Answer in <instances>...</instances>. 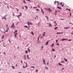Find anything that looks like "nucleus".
Here are the masks:
<instances>
[{
    "label": "nucleus",
    "instance_id": "nucleus-25",
    "mask_svg": "<svg viewBox=\"0 0 73 73\" xmlns=\"http://www.w3.org/2000/svg\"><path fill=\"white\" fill-rule=\"evenodd\" d=\"M57 28H58V27H55L54 28V29H57Z\"/></svg>",
    "mask_w": 73,
    "mask_h": 73
},
{
    "label": "nucleus",
    "instance_id": "nucleus-42",
    "mask_svg": "<svg viewBox=\"0 0 73 73\" xmlns=\"http://www.w3.org/2000/svg\"><path fill=\"white\" fill-rule=\"evenodd\" d=\"M16 9H17V11H18V12H19V10H18V9L17 8H16Z\"/></svg>",
    "mask_w": 73,
    "mask_h": 73
},
{
    "label": "nucleus",
    "instance_id": "nucleus-27",
    "mask_svg": "<svg viewBox=\"0 0 73 73\" xmlns=\"http://www.w3.org/2000/svg\"><path fill=\"white\" fill-rule=\"evenodd\" d=\"M68 28H69V27H65L64 28V29H68Z\"/></svg>",
    "mask_w": 73,
    "mask_h": 73
},
{
    "label": "nucleus",
    "instance_id": "nucleus-58",
    "mask_svg": "<svg viewBox=\"0 0 73 73\" xmlns=\"http://www.w3.org/2000/svg\"><path fill=\"white\" fill-rule=\"evenodd\" d=\"M36 17H37V19H38V16H36Z\"/></svg>",
    "mask_w": 73,
    "mask_h": 73
},
{
    "label": "nucleus",
    "instance_id": "nucleus-56",
    "mask_svg": "<svg viewBox=\"0 0 73 73\" xmlns=\"http://www.w3.org/2000/svg\"><path fill=\"white\" fill-rule=\"evenodd\" d=\"M62 69H64V68H63L61 70H62Z\"/></svg>",
    "mask_w": 73,
    "mask_h": 73
},
{
    "label": "nucleus",
    "instance_id": "nucleus-21",
    "mask_svg": "<svg viewBox=\"0 0 73 73\" xmlns=\"http://www.w3.org/2000/svg\"><path fill=\"white\" fill-rule=\"evenodd\" d=\"M31 34H32V35H34V34H33V31H31Z\"/></svg>",
    "mask_w": 73,
    "mask_h": 73
},
{
    "label": "nucleus",
    "instance_id": "nucleus-26",
    "mask_svg": "<svg viewBox=\"0 0 73 73\" xmlns=\"http://www.w3.org/2000/svg\"><path fill=\"white\" fill-rule=\"evenodd\" d=\"M23 68H24L25 69L26 68V67L24 66H23Z\"/></svg>",
    "mask_w": 73,
    "mask_h": 73
},
{
    "label": "nucleus",
    "instance_id": "nucleus-50",
    "mask_svg": "<svg viewBox=\"0 0 73 73\" xmlns=\"http://www.w3.org/2000/svg\"><path fill=\"white\" fill-rule=\"evenodd\" d=\"M64 4H62V7H64Z\"/></svg>",
    "mask_w": 73,
    "mask_h": 73
},
{
    "label": "nucleus",
    "instance_id": "nucleus-51",
    "mask_svg": "<svg viewBox=\"0 0 73 73\" xmlns=\"http://www.w3.org/2000/svg\"><path fill=\"white\" fill-rule=\"evenodd\" d=\"M56 45H59V44H58V43H57Z\"/></svg>",
    "mask_w": 73,
    "mask_h": 73
},
{
    "label": "nucleus",
    "instance_id": "nucleus-39",
    "mask_svg": "<svg viewBox=\"0 0 73 73\" xmlns=\"http://www.w3.org/2000/svg\"><path fill=\"white\" fill-rule=\"evenodd\" d=\"M23 3H26V2H25V0H24V1H23Z\"/></svg>",
    "mask_w": 73,
    "mask_h": 73
},
{
    "label": "nucleus",
    "instance_id": "nucleus-57",
    "mask_svg": "<svg viewBox=\"0 0 73 73\" xmlns=\"http://www.w3.org/2000/svg\"><path fill=\"white\" fill-rule=\"evenodd\" d=\"M44 46H42V49L43 48V47Z\"/></svg>",
    "mask_w": 73,
    "mask_h": 73
},
{
    "label": "nucleus",
    "instance_id": "nucleus-1",
    "mask_svg": "<svg viewBox=\"0 0 73 73\" xmlns=\"http://www.w3.org/2000/svg\"><path fill=\"white\" fill-rule=\"evenodd\" d=\"M44 9H46V11H49V12H52V10H51L50 8H44Z\"/></svg>",
    "mask_w": 73,
    "mask_h": 73
},
{
    "label": "nucleus",
    "instance_id": "nucleus-22",
    "mask_svg": "<svg viewBox=\"0 0 73 73\" xmlns=\"http://www.w3.org/2000/svg\"><path fill=\"white\" fill-rule=\"evenodd\" d=\"M25 27V28H28V26H24Z\"/></svg>",
    "mask_w": 73,
    "mask_h": 73
},
{
    "label": "nucleus",
    "instance_id": "nucleus-7",
    "mask_svg": "<svg viewBox=\"0 0 73 73\" xmlns=\"http://www.w3.org/2000/svg\"><path fill=\"white\" fill-rule=\"evenodd\" d=\"M24 60H26V59H27V58H26V55H24Z\"/></svg>",
    "mask_w": 73,
    "mask_h": 73
},
{
    "label": "nucleus",
    "instance_id": "nucleus-55",
    "mask_svg": "<svg viewBox=\"0 0 73 73\" xmlns=\"http://www.w3.org/2000/svg\"><path fill=\"white\" fill-rule=\"evenodd\" d=\"M55 24H57V23H56V21H55Z\"/></svg>",
    "mask_w": 73,
    "mask_h": 73
},
{
    "label": "nucleus",
    "instance_id": "nucleus-61",
    "mask_svg": "<svg viewBox=\"0 0 73 73\" xmlns=\"http://www.w3.org/2000/svg\"><path fill=\"white\" fill-rule=\"evenodd\" d=\"M61 62H62V63H63V62H64V61H62Z\"/></svg>",
    "mask_w": 73,
    "mask_h": 73
},
{
    "label": "nucleus",
    "instance_id": "nucleus-19",
    "mask_svg": "<svg viewBox=\"0 0 73 73\" xmlns=\"http://www.w3.org/2000/svg\"><path fill=\"white\" fill-rule=\"evenodd\" d=\"M27 24H28V25L29 26V21H28V22H27Z\"/></svg>",
    "mask_w": 73,
    "mask_h": 73
},
{
    "label": "nucleus",
    "instance_id": "nucleus-41",
    "mask_svg": "<svg viewBox=\"0 0 73 73\" xmlns=\"http://www.w3.org/2000/svg\"><path fill=\"white\" fill-rule=\"evenodd\" d=\"M3 46H4V47H5V46H4V42H3Z\"/></svg>",
    "mask_w": 73,
    "mask_h": 73
},
{
    "label": "nucleus",
    "instance_id": "nucleus-53",
    "mask_svg": "<svg viewBox=\"0 0 73 73\" xmlns=\"http://www.w3.org/2000/svg\"><path fill=\"white\" fill-rule=\"evenodd\" d=\"M6 27H8V25H6Z\"/></svg>",
    "mask_w": 73,
    "mask_h": 73
},
{
    "label": "nucleus",
    "instance_id": "nucleus-34",
    "mask_svg": "<svg viewBox=\"0 0 73 73\" xmlns=\"http://www.w3.org/2000/svg\"><path fill=\"white\" fill-rule=\"evenodd\" d=\"M45 17H46V18L47 19H48V17L47 16H45Z\"/></svg>",
    "mask_w": 73,
    "mask_h": 73
},
{
    "label": "nucleus",
    "instance_id": "nucleus-37",
    "mask_svg": "<svg viewBox=\"0 0 73 73\" xmlns=\"http://www.w3.org/2000/svg\"><path fill=\"white\" fill-rule=\"evenodd\" d=\"M26 1H30V2H31V1H30V0H26Z\"/></svg>",
    "mask_w": 73,
    "mask_h": 73
},
{
    "label": "nucleus",
    "instance_id": "nucleus-20",
    "mask_svg": "<svg viewBox=\"0 0 73 73\" xmlns=\"http://www.w3.org/2000/svg\"><path fill=\"white\" fill-rule=\"evenodd\" d=\"M25 52L27 54H28V51L27 50H26Z\"/></svg>",
    "mask_w": 73,
    "mask_h": 73
},
{
    "label": "nucleus",
    "instance_id": "nucleus-16",
    "mask_svg": "<svg viewBox=\"0 0 73 73\" xmlns=\"http://www.w3.org/2000/svg\"><path fill=\"white\" fill-rule=\"evenodd\" d=\"M4 38V35H3L2 36V39H3Z\"/></svg>",
    "mask_w": 73,
    "mask_h": 73
},
{
    "label": "nucleus",
    "instance_id": "nucleus-14",
    "mask_svg": "<svg viewBox=\"0 0 73 73\" xmlns=\"http://www.w3.org/2000/svg\"><path fill=\"white\" fill-rule=\"evenodd\" d=\"M48 40L47 42L46 43V45H48Z\"/></svg>",
    "mask_w": 73,
    "mask_h": 73
},
{
    "label": "nucleus",
    "instance_id": "nucleus-44",
    "mask_svg": "<svg viewBox=\"0 0 73 73\" xmlns=\"http://www.w3.org/2000/svg\"><path fill=\"white\" fill-rule=\"evenodd\" d=\"M36 72H37V73L38 72V70H36Z\"/></svg>",
    "mask_w": 73,
    "mask_h": 73
},
{
    "label": "nucleus",
    "instance_id": "nucleus-52",
    "mask_svg": "<svg viewBox=\"0 0 73 73\" xmlns=\"http://www.w3.org/2000/svg\"><path fill=\"white\" fill-rule=\"evenodd\" d=\"M40 38H43V36H42L40 37Z\"/></svg>",
    "mask_w": 73,
    "mask_h": 73
},
{
    "label": "nucleus",
    "instance_id": "nucleus-24",
    "mask_svg": "<svg viewBox=\"0 0 73 73\" xmlns=\"http://www.w3.org/2000/svg\"><path fill=\"white\" fill-rule=\"evenodd\" d=\"M28 50L29 51V52H30V49H29V48H28Z\"/></svg>",
    "mask_w": 73,
    "mask_h": 73
},
{
    "label": "nucleus",
    "instance_id": "nucleus-28",
    "mask_svg": "<svg viewBox=\"0 0 73 73\" xmlns=\"http://www.w3.org/2000/svg\"><path fill=\"white\" fill-rule=\"evenodd\" d=\"M43 59V62H45V60L43 58L42 59Z\"/></svg>",
    "mask_w": 73,
    "mask_h": 73
},
{
    "label": "nucleus",
    "instance_id": "nucleus-11",
    "mask_svg": "<svg viewBox=\"0 0 73 73\" xmlns=\"http://www.w3.org/2000/svg\"><path fill=\"white\" fill-rule=\"evenodd\" d=\"M21 13H20L18 15V16H19V17H20L21 16Z\"/></svg>",
    "mask_w": 73,
    "mask_h": 73
},
{
    "label": "nucleus",
    "instance_id": "nucleus-5",
    "mask_svg": "<svg viewBox=\"0 0 73 73\" xmlns=\"http://www.w3.org/2000/svg\"><path fill=\"white\" fill-rule=\"evenodd\" d=\"M68 40V39H65L63 38V39H61V41H65V40Z\"/></svg>",
    "mask_w": 73,
    "mask_h": 73
},
{
    "label": "nucleus",
    "instance_id": "nucleus-6",
    "mask_svg": "<svg viewBox=\"0 0 73 73\" xmlns=\"http://www.w3.org/2000/svg\"><path fill=\"white\" fill-rule=\"evenodd\" d=\"M41 12L43 14H44V12L43 11V10L42 9H41Z\"/></svg>",
    "mask_w": 73,
    "mask_h": 73
},
{
    "label": "nucleus",
    "instance_id": "nucleus-60",
    "mask_svg": "<svg viewBox=\"0 0 73 73\" xmlns=\"http://www.w3.org/2000/svg\"><path fill=\"white\" fill-rule=\"evenodd\" d=\"M21 63H23V61L22 60L21 61Z\"/></svg>",
    "mask_w": 73,
    "mask_h": 73
},
{
    "label": "nucleus",
    "instance_id": "nucleus-31",
    "mask_svg": "<svg viewBox=\"0 0 73 73\" xmlns=\"http://www.w3.org/2000/svg\"><path fill=\"white\" fill-rule=\"evenodd\" d=\"M25 7L26 8V9H28V7H27V6H25Z\"/></svg>",
    "mask_w": 73,
    "mask_h": 73
},
{
    "label": "nucleus",
    "instance_id": "nucleus-10",
    "mask_svg": "<svg viewBox=\"0 0 73 73\" xmlns=\"http://www.w3.org/2000/svg\"><path fill=\"white\" fill-rule=\"evenodd\" d=\"M57 8L58 9H61V8L60 7H59V6H58Z\"/></svg>",
    "mask_w": 73,
    "mask_h": 73
},
{
    "label": "nucleus",
    "instance_id": "nucleus-23",
    "mask_svg": "<svg viewBox=\"0 0 73 73\" xmlns=\"http://www.w3.org/2000/svg\"><path fill=\"white\" fill-rule=\"evenodd\" d=\"M29 24L30 25H33V23H32V22H30Z\"/></svg>",
    "mask_w": 73,
    "mask_h": 73
},
{
    "label": "nucleus",
    "instance_id": "nucleus-9",
    "mask_svg": "<svg viewBox=\"0 0 73 73\" xmlns=\"http://www.w3.org/2000/svg\"><path fill=\"white\" fill-rule=\"evenodd\" d=\"M60 33L61 34H62V33H56V34H57V35H58V34H60Z\"/></svg>",
    "mask_w": 73,
    "mask_h": 73
},
{
    "label": "nucleus",
    "instance_id": "nucleus-2",
    "mask_svg": "<svg viewBox=\"0 0 73 73\" xmlns=\"http://www.w3.org/2000/svg\"><path fill=\"white\" fill-rule=\"evenodd\" d=\"M11 28H15V26H14V23H13V24L12 26H11Z\"/></svg>",
    "mask_w": 73,
    "mask_h": 73
},
{
    "label": "nucleus",
    "instance_id": "nucleus-29",
    "mask_svg": "<svg viewBox=\"0 0 73 73\" xmlns=\"http://www.w3.org/2000/svg\"><path fill=\"white\" fill-rule=\"evenodd\" d=\"M12 67L13 68V69H15V67L13 66H12Z\"/></svg>",
    "mask_w": 73,
    "mask_h": 73
},
{
    "label": "nucleus",
    "instance_id": "nucleus-15",
    "mask_svg": "<svg viewBox=\"0 0 73 73\" xmlns=\"http://www.w3.org/2000/svg\"><path fill=\"white\" fill-rule=\"evenodd\" d=\"M64 60L66 62L67 61H68V60L67 59H66V58H64Z\"/></svg>",
    "mask_w": 73,
    "mask_h": 73
},
{
    "label": "nucleus",
    "instance_id": "nucleus-43",
    "mask_svg": "<svg viewBox=\"0 0 73 73\" xmlns=\"http://www.w3.org/2000/svg\"><path fill=\"white\" fill-rule=\"evenodd\" d=\"M39 37H40V36H39L38 37V41H39Z\"/></svg>",
    "mask_w": 73,
    "mask_h": 73
},
{
    "label": "nucleus",
    "instance_id": "nucleus-62",
    "mask_svg": "<svg viewBox=\"0 0 73 73\" xmlns=\"http://www.w3.org/2000/svg\"><path fill=\"white\" fill-rule=\"evenodd\" d=\"M48 64H49V63L48 62L47 63V65H48Z\"/></svg>",
    "mask_w": 73,
    "mask_h": 73
},
{
    "label": "nucleus",
    "instance_id": "nucleus-59",
    "mask_svg": "<svg viewBox=\"0 0 73 73\" xmlns=\"http://www.w3.org/2000/svg\"><path fill=\"white\" fill-rule=\"evenodd\" d=\"M22 8H23V9H24V7H23Z\"/></svg>",
    "mask_w": 73,
    "mask_h": 73
},
{
    "label": "nucleus",
    "instance_id": "nucleus-36",
    "mask_svg": "<svg viewBox=\"0 0 73 73\" xmlns=\"http://www.w3.org/2000/svg\"><path fill=\"white\" fill-rule=\"evenodd\" d=\"M31 68H35V66H32Z\"/></svg>",
    "mask_w": 73,
    "mask_h": 73
},
{
    "label": "nucleus",
    "instance_id": "nucleus-12",
    "mask_svg": "<svg viewBox=\"0 0 73 73\" xmlns=\"http://www.w3.org/2000/svg\"><path fill=\"white\" fill-rule=\"evenodd\" d=\"M49 25H48L49 27H52V25L50 23H49Z\"/></svg>",
    "mask_w": 73,
    "mask_h": 73
},
{
    "label": "nucleus",
    "instance_id": "nucleus-13",
    "mask_svg": "<svg viewBox=\"0 0 73 73\" xmlns=\"http://www.w3.org/2000/svg\"><path fill=\"white\" fill-rule=\"evenodd\" d=\"M17 30H16L14 32H13V33H17Z\"/></svg>",
    "mask_w": 73,
    "mask_h": 73
},
{
    "label": "nucleus",
    "instance_id": "nucleus-64",
    "mask_svg": "<svg viewBox=\"0 0 73 73\" xmlns=\"http://www.w3.org/2000/svg\"><path fill=\"white\" fill-rule=\"evenodd\" d=\"M60 5H62V3H61L60 4Z\"/></svg>",
    "mask_w": 73,
    "mask_h": 73
},
{
    "label": "nucleus",
    "instance_id": "nucleus-48",
    "mask_svg": "<svg viewBox=\"0 0 73 73\" xmlns=\"http://www.w3.org/2000/svg\"><path fill=\"white\" fill-rule=\"evenodd\" d=\"M56 3H58V1H55V2H54V3H56Z\"/></svg>",
    "mask_w": 73,
    "mask_h": 73
},
{
    "label": "nucleus",
    "instance_id": "nucleus-4",
    "mask_svg": "<svg viewBox=\"0 0 73 73\" xmlns=\"http://www.w3.org/2000/svg\"><path fill=\"white\" fill-rule=\"evenodd\" d=\"M45 32H44L42 34V36L43 37H44V36H45Z\"/></svg>",
    "mask_w": 73,
    "mask_h": 73
},
{
    "label": "nucleus",
    "instance_id": "nucleus-35",
    "mask_svg": "<svg viewBox=\"0 0 73 73\" xmlns=\"http://www.w3.org/2000/svg\"><path fill=\"white\" fill-rule=\"evenodd\" d=\"M28 64H27V63L26 64V67H27L28 66Z\"/></svg>",
    "mask_w": 73,
    "mask_h": 73
},
{
    "label": "nucleus",
    "instance_id": "nucleus-8",
    "mask_svg": "<svg viewBox=\"0 0 73 73\" xmlns=\"http://www.w3.org/2000/svg\"><path fill=\"white\" fill-rule=\"evenodd\" d=\"M17 34H18V33H15L14 35V36L15 37H17Z\"/></svg>",
    "mask_w": 73,
    "mask_h": 73
},
{
    "label": "nucleus",
    "instance_id": "nucleus-46",
    "mask_svg": "<svg viewBox=\"0 0 73 73\" xmlns=\"http://www.w3.org/2000/svg\"><path fill=\"white\" fill-rule=\"evenodd\" d=\"M46 69H48V67H45Z\"/></svg>",
    "mask_w": 73,
    "mask_h": 73
},
{
    "label": "nucleus",
    "instance_id": "nucleus-49",
    "mask_svg": "<svg viewBox=\"0 0 73 73\" xmlns=\"http://www.w3.org/2000/svg\"><path fill=\"white\" fill-rule=\"evenodd\" d=\"M3 54L5 55L6 54V53H5V52H3Z\"/></svg>",
    "mask_w": 73,
    "mask_h": 73
},
{
    "label": "nucleus",
    "instance_id": "nucleus-38",
    "mask_svg": "<svg viewBox=\"0 0 73 73\" xmlns=\"http://www.w3.org/2000/svg\"><path fill=\"white\" fill-rule=\"evenodd\" d=\"M8 32V29H6V32Z\"/></svg>",
    "mask_w": 73,
    "mask_h": 73
},
{
    "label": "nucleus",
    "instance_id": "nucleus-18",
    "mask_svg": "<svg viewBox=\"0 0 73 73\" xmlns=\"http://www.w3.org/2000/svg\"><path fill=\"white\" fill-rule=\"evenodd\" d=\"M27 56L28 58V59L30 60V58H29V56H28V55H27Z\"/></svg>",
    "mask_w": 73,
    "mask_h": 73
},
{
    "label": "nucleus",
    "instance_id": "nucleus-17",
    "mask_svg": "<svg viewBox=\"0 0 73 73\" xmlns=\"http://www.w3.org/2000/svg\"><path fill=\"white\" fill-rule=\"evenodd\" d=\"M58 64H59V65L60 66H62V64H61V63H58Z\"/></svg>",
    "mask_w": 73,
    "mask_h": 73
},
{
    "label": "nucleus",
    "instance_id": "nucleus-63",
    "mask_svg": "<svg viewBox=\"0 0 73 73\" xmlns=\"http://www.w3.org/2000/svg\"><path fill=\"white\" fill-rule=\"evenodd\" d=\"M55 12H56V13H57V11H56V10L55 11Z\"/></svg>",
    "mask_w": 73,
    "mask_h": 73
},
{
    "label": "nucleus",
    "instance_id": "nucleus-30",
    "mask_svg": "<svg viewBox=\"0 0 73 73\" xmlns=\"http://www.w3.org/2000/svg\"><path fill=\"white\" fill-rule=\"evenodd\" d=\"M43 64H44V65H46V63H45V62H43Z\"/></svg>",
    "mask_w": 73,
    "mask_h": 73
},
{
    "label": "nucleus",
    "instance_id": "nucleus-32",
    "mask_svg": "<svg viewBox=\"0 0 73 73\" xmlns=\"http://www.w3.org/2000/svg\"><path fill=\"white\" fill-rule=\"evenodd\" d=\"M55 50H54V49L53 48H52V51H53V52H54V51Z\"/></svg>",
    "mask_w": 73,
    "mask_h": 73
},
{
    "label": "nucleus",
    "instance_id": "nucleus-54",
    "mask_svg": "<svg viewBox=\"0 0 73 73\" xmlns=\"http://www.w3.org/2000/svg\"><path fill=\"white\" fill-rule=\"evenodd\" d=\"M70 16H71V13H70Z\"/></svg>",
    "mask_w": 73,
    "mask_h": 73
},
{
    "label": "nucleus",
    "instance_id": "nucleus-33",
    "mask_svg": "<svg viewBox=\"0 0 73 73\" xmlns=\"http://www.w3.org/2000/svg\"><path fill=\"white\" fill-rule=\"evenodd\" d=\"M56 43H57V42H58V40H56Z\"/></svg>",
    "mask_w": 73,
    "mask_h": 73
},
{
    "label": "nucleus",
    "instance_id": "nucleus-3",
    "mask_svg": "<svg viewBox=\"0 0 73 73\" xmlns=\"http://www.w3.org/2000/svg\"><path fill=\"white\" fill-rule=\"evenodd\" d=\"M6 16H7V15H5L4 16V17L2 18V19H5V20H7V18H6Z\"/></svg>",
    "mask_w": 73,
    "mask_h": 73
},
{
    "label": "nucleus",
    "instance_id": "nucleus-45",
    "mask_svg": "<svg viewBox=\"0 0 73 73\" xmlns=\"http://www.w3.org/2000/svg\"><path fill=\"white\" fill-rule=\"evenodd\" d=\"M36 11H39V9H36Z\"/></svg>",
    "mask_w": 73,
    "mask_h": 73
},
{
    "label": "nucleus",
    "instance_id": "nucleus-40",
    "mask_svg": "<svg viewBox=\"0 0 73 73\" xmlns=\"http://www.w3.org/2000/svg\"><path fill=\"white\" fill-rule=\"evenodd\" d=\"M72 41V39H69L68 40V41Z\"/></svg>",
    "mask_w": 73,
    "mask_h": 73
},
{
    "label": "nucleus",
    "instance_id": "nucleus-47",
    "mask_svg": "<svg viewBox=\"0 0 73 73\" xmlns=\"http://www.w3.org/2000/svg\"><path fill=\"white\" fill-rule=\"evenodd\" d=\"M54 45V43H53L51 45V46H53Z\"/></svg>",
    "mask_w": 73,
    "mask_h": 73
}]
</instances>
